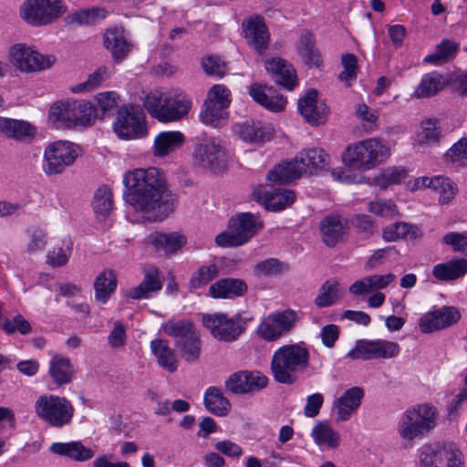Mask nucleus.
Listing matches in <instances>:
<instances>
[{"label": "nucleus", "instance_id": "nucleus-45", "mask_svg": "<svg viewBox=\"0 0 467 467\" xmlns=\"http://www.w3.org/2000/svg\"><path fill=\"white\" fill-rule=\"evenodd\" d=\"M107 11L103 7H91L77 11L67 17V24L78 26H94L104 20Z\"/></svg>", "mask_w": 467, "mask_h": 467}, {"label": "nucleus", "instance_id": "nucleus-27", "mask_svg": "<svg viewBox=\"0 0 467 467\" xmlns=\"http://www.w3.org/2000/svg\"><path fill=\"white\" fill-rule=\"evenodd\" d=\"M301 164L302 161H299L296 156L291 161H285L276 164L269 171L266 178L269 182L279 185L288 184L299 179L304 174L302 170L303 166Z\"/></svg>", "mask_w": 467, "mask_h": 467}, {"label": "nucleus", "instance_id": "nucleus-64", "mask_svg": "<svg viewBox=\"0 0 467 467\" xmlns=\"http://www.w3.org/2000/svg\"><path fill=\"white\" fill-rule=\"evenodd\" d=\"M108 342L112 348H118L126 343V329L120 322H116L108 337Z\"/></svg>", "mask_w": 467, "mask_h": 467}, {"label": "nucleus", "instance_id": "nucleus-19", "mask_svg": "<svg viewBox=\"0 0 467 467\" xmlns=\"http://www.w3.org/2000/svg\"><path fill=\"white\" fill-rule=\"evenodd\" d=\"M461 314L454 306H442L424 314L419 322L422 333L428 334L448 328L456 324Z\"/></svg>", "mask_w": 467, "mask_h": 467}, {"label": "nucleus", "instance_id": "nucleus-33", "mask_svg": "<svg viewBox=\"0 0 467 467\" xmlns=\"http://www.w3.org/2000/svg\"><path fill=\"white\" fill-rule=\"evenodd\" d=\"M74 373V367L68 358L59 354L51 358L48 374L56 385L63 386L71 383Z\"/></svg>", "mask_w": 467, "mask_h": 467}, {"label": "nucleus", "instance_id": "nucleus-8", "mask_svg": "<svg viewBox=\"0 0 467 467\" xmlns=\"http://www.w3.org/2000/svg\"><path fill=\"white\" fill-rule=\"evenodd\" d=\"M37 417L47 425L61 429L70 425L75 414L73 404L66 397L44 394L35 403Z\"/></svg>", "mask_w": 467, "mask_h": 467}, {"label": "nucleus", "instance_id": "nucleus-23", "mask_svg": "<svg viewBox=\"0 0 467 467\" xmlns=\"http://www.w3.org/2000/svg\"><path fill=\"white\" fill-rule=\"evenodd\" d=\"M319 228L326 245L334 247L348 234V222L338 214H331L321 220Z\"/></svg>", "mask_w": 467, "mask_h": 467}, {"label": "nucleus", "instance_id": "nucleus-15", "mask_svg": "<svg viewBox=\"0 0 467 467\" xmlns=\"http://www.w3.org/2000/svg\"><path fill=\"white\" fill-rule=\"evenodd\" d=\"M9 57L15 67L26 73L47 69L56 62L53 55H42L25 44L14 45Z\"/></svg>", "mask_w": 467, "mask_h": 467}, {"label": "nucleus", "instance_id": "nucleus-41", "mask_svg": "<svg viewBox=\"0 0 467 467\" xmlns=\"http://www.w3.org/2000/svg\"><path fill=\"white\" fill-rule=\"evenodd\" d=\"M396 276L392 273L387 275H374L355 281L348 288V292H373L386 288L394 282Z\"/></svg>", "mask_w": 467, "mask_h": 467}, {"label": "nucleus", "instance_id": "nucleus-37", "mask_svg": "<svg viewBox=\"0 0 467 467\" xmlns=\"http://www.w3.org/2000/svg\"><path fill=\"white\" fill-rule=\"evenodd\" d=\"M0 131L16 140L33 138L36 132L35 126L26 120L0 119Z\"/></svg>", "mask_w": 467, "mask_h": 467}, {"label": "nucleus", "instance_id": "nucleus-44", "mask_svg": "<svg viewBox=\"0 0 467 467\" xmlns=\"http://www.w3.org/2000/svg\"><path fill=\"white\" fill-rule=\"evenodd\" d=\"M203 402L207 410L217 416H223L231 410L230 401L215 387H210L206 389Z\"/></svg>", "mask_w": 467, "mask_h": 467}, {"label": "nucleus", "instance_id": "nucleus-17", "mask_svg": "<svg viewBox=\"0 0 467 467\" xmlns=\"http://www.w3.org/2000/svg\"><path fill=\"white\" fill-rule=\"evenodd\" d=\"M242 34L246 44L258 56H264L269 47L270 31L264 16L260 14L250 16L242 23Z\"/></svg>", "mask_w": 467, "mask_h": 467}, {"label": "nucleus", "instance_id": "nucleus-29", "mask_svg": "<svg viewBox=\"0 0 467 467\" xmlns=\"http://www.w3.org/2000/svg\"><path fill=\"white\" fill-rule=\"evenodd\" d=\"M49 451L79 462L88 461L95 455L94 451L85 446L80 441L54 442L50 445Z\"/></svg>", "mask_w": 467, "mask_h": 467}, {"label": "nucleus", "instance_id": "nucleus-52", "mask_svg": "<svg viewBox=\"0 0 467 467\" xmlns=\"http://www.w3.org/2000/svg\"><path fill=\"white\" fill-rule=\"evenodd\" d=\"M162 288L159 271L155 266H149L144 270L142 282L132 292H158Z\"/></svg>", "mask_w": 467, "mask_h": 467}, {"label": "nucleus", "instance_id": "nucleus-42", "mask_svg": "<svg viewBox=\"0 0 467 467\" xmlns=\"http://www.w3.org/2000/svg\"><path fill=\"white\" fill-rule=\"evenodd\" d=\"M460 49V44L456 41L444 38L436 46L435 52L427 55L423 63L441 65L453 59Z\"/></svg>", "mask_w": 467, "mask_h": 467}, {"label": "nucleus", "instance_id": "nucleus-24", "mask_svg": "<svg viewBox=\"0 0 467 467\" xmlns=\"http://www.w3.org/2000/svg\"><path fill=\"white\" fill-rule=\"evenodd\" d=\"M103 43L117 64L124 61L131 52V42L125 36L124 29L119 27L107 30L103 36Z\"/></svg>", "mask_w": 467, "mask_h": 467}, {"label": "nucleus", "instance_id": "nucleus-4", "mask_svg": "<svg viewBox=\"0 0 467 467\" xmlns=\"http://www.w3.org/2000/svg\"><path fill=\"white\" fill-rule=\"evenodd\" d=\"M98 117L94 104L84 99H67L54 102L48 110V119L64 129L90 126Z\"/></svg>", "mask_w": 467, "mask_h": 467}, {"label": "nucleus", "instance_id": "nucleus-11", "mask_svg": "<svg viewBox=\"0 0 467 467\" xmlns=\"http://www.w3.org/2000/svg\"><path fill=\"white\" fill-rule=\"evenodd\" d=\"M421 467H464L459 447L450 441L424 444L420 449Z\"/></svg>", "mask_w": 467, "mask_h": 467}, {"label": "nucleus", "instance_id": "nucleus-54", "mask_svg": "<svg viewBox=\"0 0 467 467\" xmlns=\"http://www.w3.org/2000/svg\"><path fill=\"white\" fill-rule=\"evenodd\" d=\"M99 108L101 111V117H109L113 114L114 110L119 108L118 103L119 100V95L115 91H106L99 93L96 96Z\"/></svg>", "mask_w": 467, "mask_h": 467}, {"label": "nucleus", "instance_id": "nucleus-53", "mask_svg": "<svg viewBox=\"0 0 467 467\" xmlns=\"http://www.w3.org/2000/svg\"><path fill=\"white\" fill-rule=\"evenodd\" d=\"M341 63L344 69L340 72L338 78L350 86V82L355 81L358 77V58L354 54L347 53L342 55Z\"/></svg>", "mask_w": 467, "mask_h": 467}, {"label": "nucleus", "instance_id": "nucleus-58", "mask_svg": "<svg viewBox=\"0 0 467 467\" xmlns=\"http://www.w3.org/2000/svg\"><path fill=\"white\" fill-rule=\"evenodd\" d=\"M413 228L411 224L404 222H398L389 225L382 230V237L387 242H394L400 238H405Z\"/></svg>", "mask_w": 467, "mask_h": 467}, {"label": "nucleus", "instance_id": "nucleus-20", "mask_svg": "<svg viewBox=\"0 0 467 467\" xmlns=\"http://www.w3.org/2000/svg\"><path fill=\"white\" fill-rule=\"evenodd\" d=\"M265 68L271 79L286 91H293L299 85L294 66L282 57H272L265 63Z\"/></svg>", "mask_w": 467, "mask_h": 467}, {"label": "nucleus", "instance_id": "nucleus-50", "mask_svg": "<svg viewBox=\"0 0 467 467\" xmlns=\"http://www.w3.org/2000/svg\"><path fill=\"white\" fill-rule=\"evenodd\" d=\"M176 346L181 350L182 357L188 362L194 361L200 357L201 340L196 332L178 342Z\"/></svg>", "mask_w": 467, "mask_h": 467}, {"label": "nucleus", "instance_id": "nucleus-43", "mask_svg": "<svg viewBox=\"0 0 467 467\" xmlns=\"http://www.w3.org/2000/svg\"><path fill=\"white\" fill-rule=\"evenodd\" d=\"M311 437L318 446L327 445L337 448L340 442V436L327 421H318L312 429Z\"/></svg>", "mask_w": 467, "mask_h": 467}, {"label": "nucleus", "instance_id": "nucleus-22", "mask_svg": "<svg viewBox=\"0 0 467 467\" xmlns=\"http://www.w3.org/2000/svg\"><path fill=\"white\" fill-rule=\"evenodd\" d=\"M249 95L254 102L274 113L283 112L287 105V99L273 87H263L254 83L249 87Z\"/></svg>", "mask_w": 467, "mask_h": 467}, {"label": "nucleus", "instance_id": "nucleus-38", "mask_svg": "<svg viewBox=\"0 0 467 467\" xmlns=\"http://www.w3.org/2000/svg\"><path fill=\"white\" fill-rule=\"evenodd\" d=\"M299 161H302V170L304 173L309 175L317 174L324 170L328 164V155L322 149L304 150L297 156Z\"/></svg>", "mask_w": 467, "mask_h": 467}, {"label": "nucleus", "instance_id": "nucleus-56", "mask_svg": "<svg viewBox=\"0 0 467 467\" xmlns=\"http://www.w3.org/2000/svg\"><path fill=\"white\" fill-rule=\"evenodd\" d=\"M218 275V267L215 264L209 265H203L195 272L190 280L192 288H200L204 285H207Z\"/></svg>", "mask_w": 467, "mask_h": 467}, {"label": "nucleus", "instance_id": "nucleus-61", "mask_svg": "<svg viewBox=\"0 0 467 467\" xmlns=\"http://www.w3.org/2000/svg\"><path fill=\"white\" fill-rule=\"evenodd\" d=\"M285 265L276 258H268L258 263L254 271L265 276L276 275L281 274L285 269Z\"/></svg>", "mask_w": 467, "mask_h": 467}, {"label": "nucleus", "instance_id": "nucleus-13", "mask_svg": "<svg viewBox=\"0 0 467 467\" xmlns=\"http://www.w3.org/2000/svg\"><path fill=\"white\" fill-rule=\"evenodd\" d=\"M297 320L298 315L293 309L272 312L262 320L257 328V334L267 342H275L289 334Z\"/></svg>", "mask_w": 467, "mask_h": 467}, {"label": "nucleus", "instance_id": "nucleus-2", "mask_svg": "<svg viewBox=\"0 0 467 467\" xmlns=\"http://www.w3.org/2000/svg\"><path fill=\"white\" fill-rule=\"evenodd\" d=\"M310 352L305 342L285 344L273 354L270 368L274 379L284 385L295 384L309 368Z\"/></svg>", "mask_w": 467, "mask_h": 467}, {"label": "nucleus", "instance_id": "nucleus-16", "mask_svg": "<svg viewBox=\"0 0 467 467\" xmlns=\"http://www.w3.org/2000/svg\"><path fill=\"white\" fill-rule=\"evenodd\" d=\"M400 352L398 343L384 339H359L355 348L348 353L352 359H389Z\"/></svg>", "mask_w": 467, "mask_h": 467}, {"label": "nucleus", "instance_id": "nucleus-21", "mask_svg": "<svg viewBox=\"0 0 467 467\" xmlns=\"http://www.w3.org/2000/svg\"><path fill=\"white\" fill-rule=\"evenodd\" d=\"M256 199L266 211L279 213L291 207L296 200V192L291 189L264 188L255 192Z\"/></svg>", "mask_w": 467, "mask_h": 467}, {"label": "nucleus", "instance_id": "nucleus-63", "mask_svg": "<svg viewBox=\"0 0 467 467\" xmlns=\"http://www.w3.org/2000/svg\"><path fill=\"white\" fill-rule=\"evenodd\" d=\"M443 242L452 247L454 252H463L467 249V232H451L443 236Z\"/></svg>", "mask_w": 467, "mask_h": 467}, {"label": "nucleus", "instance_id": "nucleus-59", "mask_svg": "<svg viewBox=\"0 0 467 467\" xmlns=\"http://www.w3.org/2000/svg\"><path fill=\"white\" fill-rule=\"evenodd\" d=\"M204 72L213 77L223 78L226 72V64L218 56H208L202 62Z\"/></svg>", "mask_w": 467, "mask_h": 467}, {"label": "nucleus", "instance_id": "nucleus-62", "mask_svg": "<svg viewBox=\"0 0 467 467\" xmlns=\"http://www.w3.org/2000/svg\"><path fill=\"white\" fill-rule=\"evenodd\" d=\"M3 330L8 335L14 334L16 331L22 335H28L31 333L32 327L22 315H16L13 320H8L5 323Z\"/></svg>", "mask_w": 467, "mask_h": 467}, {"label": "nucleus", "instance_id": "nucleus-26", "mask_svg": "<svg viewBox=\"0 0 467 467\" xmlns=\"http://www.w3.org/2000/svg\"><path fill=\"white\" fill-rule=\"evenodd\" d=\"M363 398L364 389L360 387H352L344 391L334 402L337 419L341 421H346L350 419L359 408Z\"/></svg>", "mask_w": 467, "mask_h": 467}, {"label": "nucleus", "instance_id": "nucleus-32", "mask_svg": "<svg viewBox=\"0 0 467 467\" xmlns=\"http://www.w3.org/2000/svg\"><path fill=\"white\" fill-rule=\"evenodd\" d=\"M150 243L157 251H162L165 254H172L182 248L187 238L179 232H154L149 236Z\"/></svg>", "mask_w": 467, "mask_h": 467}, {"label": "nucleus", "instance_id": "nucleus-25", "mask_svg": "<svg viewBox=\"0 0 467 467\" xmlns=\"http://www.w3.org/2000/svg\"><path fill=\"white\" fill-rule=\"evenodd\" d=\"M264 225L261 217L252 213H240L235 215V247L248 243Z\"/></svg>", "mask_w": 467, "mask_h": 467}, {"label": "nucleus", "instance_id": "nucleus-51", "mask_svg": "<svg viewBox=\"0 0 467 467\" xmlns=\"http://www.w3.org/2000/svg\"><path fill=\"white\" fill-rule=\"evenodd\" d=\"M444 161L447 163H458L464 165L467 163V137L461 138L458 141L447 150L443 155Z\"/></svg>", "mask_w": 467, "mask_h": 467}, {"label": "nucleus", "instance_id": "nucleus-28", "mask_svg": "<svg viewBox=\"0 0 467 467\" xmlns=\"http://www.w3.org/2000/svg\"><path fill=\"white\" fill-rule=\"evenodd\" d=\"M449 85V75L433 70L421 77L414 91V96L418 99L431 98Z\"/></svg>", "mask_w": 467, "mask_h": 467}, {"label": "nucleus", "instance_id": "nucleus-6", "mask_svg": "<svg viewBox=\"0 0 467 467\" xmlns=\"http://www.w3.org/2000/svg\"><path fill=\"white\" fill-rule=\"evenodd\" d=\"M389 149L377 139H367L348 145L342 153L344 164L360 171H369L389 156Z\"/></svg>", "mask_w": 467, "mask_h": 467}, {"label": "nucleus", "instance_id": "nucleus-10", "mask_svg": "<svg viewBox=\"0 0 467 467\" xmlns=\"http://www.w3.org/2000/svg\"><path fill=\"white\" fill-rule=\"evenodd\" d=\"M231 101L230 89L223 85H213L209 89L199 113L200 120L203 124L215 129L223 126L229 117L227 109L231 105Z\"/></svg>", "mask_w": 467, "mask_h": 467}, {"label": "nucleus", "instance_id": "nucleus-46", "mask_svg": "<svg viewBox=\"0 0 467 467\" xmlns=\"http://www.w3.org/2000/svg\"><path fill=\"white\" fill-rule=\"evenodd\" d=\"M113 194L107 185L100 186L94 196L92 207L96 214L108 217L113 209Z\"/></svg>", "mask_w": 467, "mask_h": 467}, {"label": "nucleus", "instance_id": "nucleus-30", "mask_svg": "<svg viewBox=\"0 0 467 467\" xmlns=\"http://www.w3.org/2000/svg\"><path fill=\"white\" fill-rule=\"evenodd\" d=\"M202 324L212 335L220 341L234 340V321L223 314H206L202 316Z\"/></svg>", "mask_w": 467, "mask_h": 467}, {"label": "nucleus", "instance_id": "nucleus-34", "mask_svg": "<svg viewBox=\"0 0 467 467\" xmlns=\"http://www.w3.org/2000/svg\"><path fill=\"white\" fill-rule=\"evenodd\" d=\"M185 141V135L180 130H167L157 134L153 142L154 155L165 157L180 149Z\"/></svg>", "mask_w": 467, "mask_h": 467}, {"label": "nucleus", "instance_id": "nucleus-3", "mask_svg": "<svg viewBox=\"0 0 467 467\" xmlns=\"http://www.w3.org/2000/svg\"><path fill=\"white\" fill-rule=\"evenodd\" d=\"M192 97L180 88L171 89L162 95L150 92L144 100V107L150 116L161 123L180 121L192 110Z\"/></svg>", "mask_w": 467, "mask_h": 467}, {"label": "nucleus", "instance_id": "nucleus-14", "mask_svg": "<svg viewBox=\"0 0 467 467\" xmlns=\"http://www.w3.org/2000/svg\"><path fill=\"white\" fill-rule=\"evenodd\" d=\"M65 12L61 0H27L21 9V16L29 25H49Z\"/></svg>", "mask_w": 467, "mask_h": 467}, {"label": "nucleus", "instance_id": "nucleus-18", "mask_svg": "<svg viewBox=\"0 0 467 467\" xmlns=\"http://www.w3.org/2000/svg\"><path fill=\"white\" fill-rule=\"evenodd\" d=\"M297 110L311 126L324 124L330 113V109L326 102L318 101V92L315 88L309 89L298 99Z\"/></svg>", "mask_w": 467, "mask_h": 467}, {"label": "nucleus", "instance_id": "nucleus-5", "mask_svg": "<svg viewBox=\"0 0 467 467\" xmlns=\"http://www.w3.org/2000/svg\"><path fill=\"white\" fill-rule=\"evenodd\" d=\"M192 166L213 174L224 173L230 163V153L216 137H197L192 152Z\"/></svg>", "mask_w": 467, "mask_h": 467}, {"label": "nucleus", "instance_id": "nucleus-31", "mask_svg": "<svg viewBox=\"0 0 467 467\" xmlns=\"http://www.w3.org/2000/svg\"><path fill=\"white\" fill-rule=\"evenodd\" d=\"M296 52L307 67H319L323 59L319 49L316 47V37L309 32H303L296 44Z\"/></svg>", "mask_w": 467, "mask_h": 467}, {"label": "nucleus", "instance_id": "nucleus-60", "mask_svg": "<svg viewBox=\"0 0 467 467\" xmlns=\"http://www.w3.org/2000/svg\"><path fill=\"white\" fill-rule=\"evenodd\" d=\"M421 140L427 143L438 144L441 137L440 121L434 119H429L421 122Z\"/></svg>", "mask_w": 467, "mask_h": 467}, {"label": "nucleus", "instance_id": "nucleus-49", "mask_svg": "<svg viewBox=\"0 0 467 467\" xmlns=\"http://www.w3.org/2000/svg\"><path fill=\"white\" fill-rule=\"evenodd\" d=\"M162 330L166 335L182 340L195 333L192 323L188 319L169 320L163 324Z\"/></svg>", "mask_w": 467, "mask_h": 467}, {"label": "nucleus", "instance_id": "nucleus-1", "mask_svg": "<svg viewBox=\"0 0 467 467\" xmlns=\"http://www.w3.org/2000/svg\"><path fill=\"white\" fill-rule=\"evenodd\" d=\"M123 184V199L148 219L162 221L174 211L177 197L168 191L157 168L128 171L124 174Z\"/></svg>", "mask_w": 467, "mask_h": 467}, {"label": "nucleus", "instance_id": "nucleus-48", "mask_svg": "<svg viewBox=\"0 0 467 467\" xmlns=\"http://www.w3.org/2000/svg\"><path fill=\"white\" fill-rule=\"evenodd\" d=\"M439 194V202L441 204L450 203L457 193V186L448 177L438 175L433 177V185L431 187Z\"/></svg>", "mask_w": 467, "mask_h": 467}, {"label": "nucleus", "instance_id": "nucleus-57", "mask_svg": "<svg viewBox=\"0 0 467 467\" xmlns=\"http://www.w3.org/2000/svg\"><path fill=\"white\" fill-rule=\"evenodd\" d=\"M117 275L113 270L107 269L99 273L94 281L95 292H115Z\"/></svg>", "mask_w": 467, "mask_h": 467}, {"label": "nucleus", "instance_id": "nucleus-36", "mask_svg": "<svg viewBox=\"0 0 467 467\" xmlns=\"http://www.w3.org/2000/svg\"><path fill=\"white\" fill-rule=\"evenodd\" d=\"M238 135L244 142L261 143L272 138L273 130L260 121L251 120L239 126Z\"/></svg>", "mask_w": 467, "mask_h": 467}, {"label": "nucleus", "instance_id": "nucleus-40", "mask_svg": "<svg viewBox=\"0 0 467 467\" xmlns=\"http://www.w3.org/2000/svg\"><path fill=\"white\" fill-rule=\"evenodd\" d=\"M150 349L157 358L160 367L171 373L177 370L178 360L176 359L174 350L169 347L167 341L160 338L154 339L150 342Z\"/></svg>", "mask_w": 467, "mask_h": 467}, {"label": "nucleus", "instance_id": "nucleus-39", "mask_svg": "<svg viewBox=\"0 0 467 467\" xmlns=\"http://www.w3.org/2000/svg\"><path fill=\"white\" fill-rule=\"evenodd\" d=\"M432 274L441 281L456 280L467 274V259L458 258L438 264L433 267Z\"/></svg>", "mask_w": 467, "mask_h": 467}, {"label": "nucleus", "instance_id": "nucleus-35", "mask_svg": "<svg viewBox=\"0 0 467 467\" xmlns=\"http://www.w3.org/2000/svg\"><path fill=\"white\" fill-rule=\"evenodd\" d=\"M268 378L259 371H239L235 373V393H254L265 389Z\"/></svg>", "mask_w": 467, "mask_h": 467}, {"label": "nucleus", "instance_id": "nucleus-7", "mask_svg": "<svg viewBox=\"0 0 467 467\" xmlns=\"http://www.w3.org/2000/svg\"><path fill=\"white\" fill-rule=\"evenodd\" d=\"M436 419L437 410L432 405L421 404L408 409L400 420L398 433L403 440L412 441L434 429Z\"/></svg>", "mask_w": 467, "mask_h": 467}, {"label": "nucleus", "instance_id": "nucleus-12", "mask_svg": "<svg viewBox=\"0 0 467 467\" xmlns=\"http://www.w3.org/2000/svg\"><path fill=\"white\" fill-rule=\"evenodd\" d=\"M78 156V147L67 140H57L48 144L43 157V171L48 175L61 174L71 166Z\"/></svg>", "mask_w": 467, "mask_h": 467}, {"label": "nucleus", "instance_id": "nucleus-9", "mask_svg": "<svg viewBox=\"0 0 467 467\" xmlns=\"http://www.w3.org/2000/svg\"><path fill=\"white\" fill-rule=\"evenodd\" d=\"M112 129L123 140L142 139L148 134L145 115L139 105L132 103L124 104L117 109Z\"/></svg>", "mask_w": 467, "mask_h": 467}, {"label": "nucleus", "instance_id": "nucleus-55", "mask_svg": "<svg viewBox=\"0 0 467 467\" xmlns=\"http://www.w3.org/2000/svg\"><path fill=\"white\" fill-rule=\"evenodd\" d=\"M368 211L380 217L392 219L399 215V208L391 200H379L370 202Z\"/></svg>", "mask_w": 467, "mask_h": 467}, {"label": "nucleus", "instance_id": "nucleus-47", "mask_svg": "<svg viewBox=\"0 0 467 467\" xmlns=\"http://www.w3.org/2000/svg\"><path fill=\"white\" fill-rule=\"evenodd\" d=\"M408 176V171L404 167L393 166L386 169L382 173L374 178L376 186L384 190L391 185L400 184Z\"/></svg>", "mask_w": 467, "mask_h": 467}]
</instances>
